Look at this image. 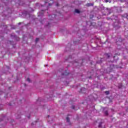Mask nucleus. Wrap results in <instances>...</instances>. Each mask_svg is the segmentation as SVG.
<instances>
[{"label": "nucleus", "mask_w": 128, "mask_h": 128, "mask_svg": "<svg viewBox=\"0 0 128 128\" xmlns=\"http://www.w3.org/2000/svg\"><path fill=\"white\" fill-rule=\"evenodd\" d=\"M86 6H88V7L94 6V3H87L86 4Z\"/></svg>", "instance_id": "8"}, {"label": "nucleus", "mask_w": 128, "mask_h": 128, "mask_svg": "<svg viewBox=\"0 0 128 128\" xmlns=\"http://www.w3.org/2000/svg\"><path fill=\"white\" fill-rule=\"evenodd\" d=\"M80 62H82V60H80L78 62L75 61V62L74 64V65H75L76 64H78V66H82V63Z\"/></svg>", "instance_id": "6"}, {"label": "nucleus", "mask_w": 128, "mask_h": 128, "mask_svg": "<svg viewBox=\"0 0 128 128\" xmlns=\"http://www.w3.org/2000/svg\"><path fill=\"white\" fill-rule=\"evenodd\" d=\"M51 0H50V2Z\"/></svg>", "instance_id": "43"}, {"label": "nucleus", "mask_w": 128, "mask_h": 128, "mask_svg": "<svg viewBox=\"0 0 128 128\" xmlns=\"http://www.w3.org/2000/svg\"><path fill=\"white\" fill-rule=\"evenodd\" d=\"M48 118H50V116H49V115H48Z\"/></svg>", "instance_id": "42"}, {"label": "nucleus", "mask_w": 128, "mask_h": 128, "mask_svg": "<svg viewBox=\"0 0 128 128\" xmlns=\"http://www.w3.org/2000/svg\"><path fill=\"white\" fill-rule=\"evenodd\" d=\"M72 110H76V106H74V105H72Z\"/></svg>", "instance_id": "24"}, {"label": "nucleus", "mask_w": 128, "mask_h": 128, "mask_svg": "<svg viewBox=\"0 0 128 128\" xmlns=\"http://www.w3.org/2000/svg\"><path fill=\"white\" fill-rule=\"evenodd\" d=\"M116 29V30H118V28H120V24H118L117 26H115Z\"/></svg>", "instance_id": "17"}, {"label": "nucleus", "mask_w": 128, "mask_h": 128, "mask_svg": "<svg viewBox=\"0 0 128 128\" xmlns=\"http://www.w3.org/2000/svg\"><path fill=\"white\" fill-rule=\"evenodd\" d=\"M106 12H108V14H110L111 12V10L109 8H106V10H104Z\"/></svg>", "instance_id": "9"}, {"label": "nucleus", "mask_w": 128, "mask_h": 128, "mask_svg": "<svg viewBox=\"0 0 128 128\" xmlns=\"http://www.w3.org/2000/svg\"><path fill=\"white\" fill-rule=\"evenodd\" d=\"M86 88H82L80 89L81 90V92H82V94H86Z\"/></svg>", "instance_id": "11"}, {"label": "nucleus", "mask_w": 128, "mask_h": 128, "mask_svg": "<svg viewBox=\"0 0 128 128\" xmlns=\"http://www.w3.org/2000/svg\"><path fill=\"white\" fill-rule=\"evenodd\" d=\"M38 40H40V38H36V42H38Z\"/></svg>", "instance_id": "27"}, {"label": "nucleus", "mask_w": 128, "mask_h": 128, "mask_svg": "<svg viewBox=\"0 0 128 128\" xmlns=\"http://www.w3.org/2000/svg\"><path fill=\"white\" fill-rule=\"evenodd\" d=\"M118 10H120L118 11L119 12H122V8H119Z\"/></svg>", "instance_id": "26"}, {"label": "nucleus", "mask_w": 128, "mask_h": 128, "mask_svg": "<svg viewBox=\"0 0 128 128\" xmlns=\"http://www.w3.org/2000/svg\"><path fill=\"white\" fill-rule=\"evenodd\" d=\"M0 122H2V119L0 118Z\"/></svg>", "instance_id": "33"}, {"label": "nucleus", "mask_w": 128, "mask_h": 128, "mask_svg": "<svg viewBox=\"0 0 128 128\" xmlns=\"http://www.w3.org/2000/svg\"><path fill=\"white\" fill-rule=\"evenodd\" d=\"M104 60H106V58H100V59L96 62V63L97 64H102V62H104Z\"/></svg>", "instance_id": "4"}, {"label": "nucleus", "mask_w": 128, "mask_h": 128, "mask_svg": "<svg viewBox=\"0 0 128 128\" xmlns=\"http://www.w3.org/2000/svg\"><path fill=\"white\" fill-rule=\"evenodd\" d=\"M52 3H48L49 6H52Z\"/></svg>", "instance_id": "31"}, {"label": "nucleus", "mask_w": 128, "mask_h": 128, "mask_svg": "<svg viewBox=\"0 0 128 128\" xmlns=\"http://www.w3.org/2000/svg\"><path fill=\"white\" fill-rule=\"evenodd\" d=\"M24 86H26V84H24Z\"/></svg>", "instance_id": "44"}, {"label": "nucleus", "mask_w": 128, "mask_h": 128, "mask_svg": "<svg viewBox=\"0 0 128 128\" xmlns=\"http://www.w3.org/2000/svg\"><path fill=\"white\" fill-rule=\"evenodd\" d=\"M72 58V56H69V58Z\"/></svg>", "instance_id": "35"}, {"label": "nucleus", "mask_w": 128, "mask_h": 128, "mask_svg": "<svg viewBox=\"0 0 128 128\" xmlns=\"http://www.w3.org/2000/svg\"><path fill=\"white\" fill-rule=\"evenodd\" d=\"M104 8H105L104 6H102V8H101V9L103 10H104Z\"/></svg>", "instance_id": "29"}, {"label": "nucleus", "mask_w": 128, "mask_h": 128, "mask_svg": "<svg viewBox=\"0 0 128 128\" xmlns=\"http://www.w3.org/2000/svg\"><path fill=\"white\" fill-rule=\"evenodd\" d=\"M66 122H68V124H70V118L68 116H67L66 118Z\"/></svg>", "instance_id": "13"}, {"label": "nucleus", "mask_w": 128, "mask_h": 128, "mask_svg": "<svg viewBox=\"0 0 128 128\" xmlns=\"http://www.w3.org/2000/svg\"><path fill=\"white\" fill-rule=\"evenodd\" d=\"M56 6H60V4L58 3H57L56 4Z\"/></svg>", "instance_id": "30"}, {"label": "nucleus", "mask_w": 128, "mask_h": 128, "mask_svg": "<svg viewBox=\"0 0 128 128\" xmlns=\"http://www.w3.org/2000/svg\"><path fill=\"white\" fill-rule=\"evenodd\" d=\"M45 4H48V2H45Z\"/></svg>", "instance_id": "38"}, {"label": "nucleus", "mask_w": 128, "mask_h": 128, "mask_svg": "<svg viewBox=\"0 0 128 128\" xmlns=\"http://www.w3.org/2000/svg\"><path fill=\"white\" fill-rule=\"evenodd\" d=\"M51 18H50V20H54V18H56V14H53L51 16Z\"/></svg>", "instance_id": "16"}, {"label": "nucleus", "mask_w": 128, "mask_h": 128, "mask_svg": "<svg viewBox=\"0 0 128 128\" xmlns=\"http://www.w3.org/2000/svg\"><path fill=\"white\" fill-rule=\"evenodd\" d=\"M9 42L10 44H12V42L10 41Z\"/></svg>", "instance_id": "34"}, {"label": "nucleus", "mask_w": 128, "mask_h": 128, "mask_svg": "<svg viewBox=\"0 0 128 128\" xmlns=\"http://www.w3.org/2000/svg\"><path fill=\"white\" fill-rule=\"evenodd\" d=\"M104 114L105 116H108V110L104 111Z\"/></svg>", "instance_id": "18"}, {"label": "nucleus", "mask_w": 128, "mask_h": 128, "mask_svg": "<svg viewBox=\"0 0 128 128\" xmlns=\"http://www.w3.org/2000/svg\"><path fill=\"white\" fill-rule=\"evenodd\" d=\"M36 122L37 121H35L34 122L31 124V126H34V124H36Z\"/></svg>", "instance_id": "25"}, {"label": "nucleus", "mask_w": 128, "mask_h": 128, "mask_svg": "<svg viewBox=\"0 0 128 128\" xmlns=\"http://www.w3.org/2000/svg\"><path fill=\"white\" fill-rule=\"evenodd\" d=\"M16 118L17 119L20 118V114L18 113L15 114Z\"/></svg>", "instance_id": "10"}, {"label": "nucleus", "mask_w": 128, "mask_h": 128, "mask_svg": "<svg viewBox=\"0 0 128 128\" xmlns=\"http://www.w3.org/2000/svg\"><path fill=\"white\" fill-rule=\"evenodd\" d=\"M124 86H122V83H119L118 84V88H122V87Z\"/></svg>", "instance_id": "12"}, {"label": "nucleus", "mask_w": 128, "mask_h": 128, "mask_svg": "<svg viewBox=\"0 0 128 128\" xmlns=\"http://www.w3.org/2000/svg\"><path fill=\"white\" fill-rule=\"evenodd\" d=\"M106 42H108V40H106V42H105V44Z\"/></svg>", "instance_id": "37"}, {"label": "nucleus", "mask_w": 128, "mask_h": 128, "mask_svg": "<svg viewBox=\"0 0 128 128\" xmlns=\"http://www.w3.org/2000/svg\"><path fill=\"white\" fill-rule=\"evenodd\" d=\"M105 94H106V96H108V94H110V92L106 91V92H105Z\"/></svg>", "instance_id": "20"}, {"label": "nucleus", "mask_w": 128, "mask_h": 128, "mask_svg": "<svg viewBox=\"0 0 128 128\" xmlns=\"http://www.w3.org/2000/svg\"><path fill=\"white\" fill-rule=\"evenodd\" d=\"M41 24H46V19H44L40 21Z\"/></svg>", "instance_id": "15"}, {"label": "nucleus", "mask_w": 128, "mask_h": 128, "mask_svg": "<svg viewBox=\"0 0 128 128\" xmlns=\"http://www.w3.org/2000/svg\"><path fill=\"white\" fill-rule=\"evenodd\" d=\"M32 11H30V12H34V10H32Z\"/></svg>", "instance_id": "36"}, {"label": "nucleus", "mask_w": 128, "mask_h": 128, "mask_svg": "<svg viewBox=\"0 0 128 128\" xmlns=\"http://www.w3.org/2000/svg\"><path fill=\"white\" fill-rule=\"evenodd\" d=\"M116 43L118 44V42H122V38L120 37L119 38H118L117 39H116Z\"/></svg>", "instance_id": "7"}, {"label": "nucleus", "mask_w": 128, "mask_h": 128, "mask_svg": "<svg viewBox=\"0 0 128 128\" xmlns=\"http://www.w3.org/2000/svg\"><path fill=\"white\" fill-rule=\"evenodd\" d=\"M42 12H44V10H42Z\"/></svg>", "instance_id": "39"}, {"label": "nucleus", "mask_w": 128, "mask_h": 128, "mask_svg": "<svg viewBox=\"0 0 128 128\" xmlns=\"http://www.w3.org/2000/svg\"><path fill=\"white\" fill-rule=\"evenodd\" d=\"M11 38H16V36L14 34H11Z\"/></svg>", "instance_id": "21"}, {"label": "nucleus", "mask_w": 128, "mask_h": 128, "mask_svg": "<svg viewBox=\"0 0 128 128\" xmlns=\"http://www.w3.org/2000/svg\"><path fill=\"white\" fill-rule=\"evenodd\" d=\"M104 58L106 59V58H112V56H110V54H105L104 56Z\"/></svg>", "instance_id": "2"}, {"label": "nucleus", "mask_w": 128, "mask_h": 128, "mask_svg": "<svg viewBox=\"0 0 128 128\" xmlns=\"http://www.w3.org/2000/svg\"><path fill=\"white\" fill-rule=\"evenodd\" d=\"M124 34L126 36H128V27H126V28H125Z\"/></svg>", "instance_id": "5"}, {"label": "nucleus", "mask_w": 128, "mask_h": 128, "mask_svg": "<svg viewBox=\"0 0 128 128\" xmlns=\"http://www.w3.org/2000/svg\"><path fill=\"white\" fill-rule=\"evenodd\" d=\"M105 2H112V0H104Z\"/></svg>", "instance_id": "19"}, {"label": "nucleus", "mask_w": 128, "mask_h": 128, "mask_svg": "<svg viewBox=\"0 0 128 128\" xmlns=\"http://www.w3.org/2000/svg\"><path fill=\"white\" fill-rule=\"evenodd\" d=\"M105 124H104V122H100L98 125V127L100 128H106Z\"/></svg>", "instance_id": "3"}, {"label": "nucleus", "mask_w": 128, "mask_h": 128, "mask_svg": "<svg viewBox=\"0 0 128 128\" xmlns=\"http://www.w3.org/2000/svg\"><path fill=\"white\" fill-rule=\"evenodd\" d=\"M119 2H124V0H119Z\"/></svg>", "instance_id": "28"}, {"label": "nucleus", "mask_w": 128, "mask_h": 128, "mask_svg": "<svg viewBox=\"0 0 128 128\" xmlns=\"http://www.w3.org/2000/svg\"><path fill=\"white\" fill-rule=\"evenodd\" d=\"M74 44H78V41H74Z\"/></svg>", "instance_id": "23"}, {"label": "nucleus", "mask_w": 128, "mask_h": 128, "mask_svg": "<svg viewBox=\"0 0 128 128\" xmlns=\"http://www.w3.org/2000/svg\"><path fill=\"white\" fill-rule=\"evenodd\" d=\"M114 58H116L115 56L112 57L113 60H110V61H109L106 63V66H107L106 68V72L107 74H108V72H112V70L114 68V64L112 62H114Z\"/></svg>", "instance_id": "1"}, {"label": "nucleus", "mask_w": 128, "mask_h": 128, "mask_svg": "<svg viewBox=\"0 0 128 128\" xmlns=\"http://www.w3.org/2000/svg\"><path fill=\"white\" fill-rule=\"evenodd\" d=\"M27 82H32V80L30 78H27L26 79Z\"/></svg>", "instance_id": "22"}, {"label": "nucleus", "mask_w": 128, "mask_h": 128, "mask_svg": "<svg viewBox=\"0 0 128 128\" xmlns=\"http://www.w3.org/2000/svg\"><path fill=\"white\" fill-rule=\"evenodd\" d=\"M50 24V23H48V25H46V26H48Z\"/></svg>", "instance_id": "40"}, {"label": "nucleus", "mask_w": 128, "mask_h": 128, "mask_svg": "<svg viewBox=\"0 0 128 128\" xmlns=\"http://www.w3.org/2000/svg\"><path fill=\"white\" fill-rule=\"evenodd\" d=\"M18 24L20 26V24H22V22H19Z\"/></svg>", "instance_id": "32"}, {"label": "nucleus", "mask_w": 128, "mask_h": 128, "mask_svg": "<svg viewBox=\"0 0 128 128\" xmlns=\"http://www.w3.org/2000/svg\"><path fill=\"white\" fill-rule=\"evenodd\" d=\"M74 12H76V14H80V10L78 9H75Z\"/></svg>", "instance_id": "14"}, {"label": "nucleus", "mask_w": 128, "mask_h": 128, "mask_svg": "<svg viewBox=\"0 0 128 128\" xmlns=\"http://www.w3.org/2000/svg\"><path fill=\"white\" fill-rule=\"evenodd\" d=\"M89 78H92V77H89Z\"/></svg>", "instance_id": "41"}]
</instances>
